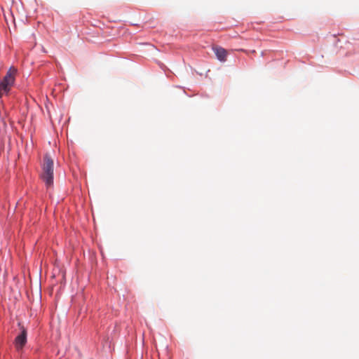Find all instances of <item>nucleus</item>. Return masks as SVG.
Here are the masks:
<instances>
[{
  "instance_id": "obj_3",
  "label": "nucleus",
  "mask_w": 359,
  "mask_h": 359,
  "mask_svg": "<svg viewBox=\"0 0 359 359\" xmlns=\"http://www.w3.org/2000/svg\"><path fill=\"white\" fill-rule=\"evenodd\" d=\"M27 342V331L22 328L21 334H19L15 340V346L18 350L21 349Z\"/></svg>"
},
{
  "instance_id": "obj_4",
  "label": "nucleus",
  "mask_w": 359,
  "mask_h": 359,
  "mask_svg": "<svg viewBox=\"0 0 359 359\" xmlns=\"http://www.w3.org/2000/svg\"><path fill=\"white\" fill-rule=\"evenodd\" d=\"M212 50L219 61L224 62L226 60L227 51L224 48L215 46L212 47Z\"/></svg>"
},
{
  "instance_id": "obj_1",
  "label": "nucleus",
  "mask_w": 359,
  "mask_h": 359,
  "mask_svg": "<svg viewBox=\"0 0 359 359\" xmlns=\"http://www.w3.org/2000/svg\"><path fill=\"white\" fill-rule=\"evenodd\" d=\"M41 178L46 184L47 189H50L53 185V160L48 154L43 158L42 165V172Z\"/></svg>"
},
{
  "instance_id": "obj_2",
  "label": "nucleus",
  "mask_w": 359,
  "mask_h": 359,
  "mask_svg": "<svg viewBox=\"0 0 359 359\" xmlns=\"http://www.w3.org/2000/svg\"><path fill=\"white\" fill-rule=\"evenodd\" d=\"M16 72L17 69L15 67H10L6 74L0 81V97L10 92L15 83Z\"/></svg>"
}]
</instances>
